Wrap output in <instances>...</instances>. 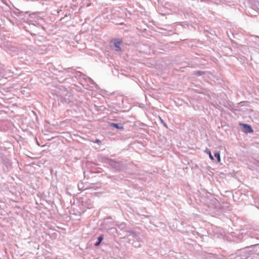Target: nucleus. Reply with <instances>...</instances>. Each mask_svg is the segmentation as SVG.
Wrapping results in <instances>:
<instances>
[{"label":"nucleus","instance_id":"obj_1","mask_svg":"<svg viewBox=\"0 0 259 259\" xmlns=\"http://www.w3.org/2000/svg\"><path fill=\"white\" fill-rule=\"evenodd\" d=\"M204 194H201L200 200L209 207L217 208L219 204V201L213 196L207 192L203 191Z\"/></svg>","mask_w":259,"mask_h":259},{"label":"nucleus","instance_id":"obj_2","mask_svg":"<svg viewBox=\"0 0 259 259\" xmlns=\"http://www.w3.org/2000/svg\"><path fill=\"white\" fill-rule=\"evenodd\" d=\"M122 41L120 39H115L112 45L111 46L112 49L116 52H120L121 51V45Z\"/></svg>","mask_w":259,"mask_h":259},{"label":"nucleus","instance_id":"obj_3","mask_svg":"<svg viewBox=\"0 0 259 259\" xmlns=\"http://www.w3.org/2000/svg\"><path fill=\"white\" fill-rule=\"evenodd\" d=\"M242 126L243 127V131L245 133H251L253 132V130L249 124L243 123L242 124Z\"/></svg>","mask_w":259,"mask_h":259},{"label":"nucleus","instance_id":"obj_4","mask_svg":"<svg viewBox=\"0 0 259 259\" xmlns=\"http://www.w3.org/2000/svg\"><path fill=\"white\" fill-rule=\"evenodd\" d=\"M109 124L110 126L115 127L117 129L120 130H123V126L121 125V124L111 122L109 123Z\"/></svg>","mask_w":259,"mask_h":259},{"label":"nucleus","instance_id":"obj_5","mask_svg":"<svg viewBox=\"0 0 259 259\" xmlns=\"http://www.w3.org/2000/svg\"><path fill=\"white\" fill-rule=\"evenodd\" d=\"M103 235H100L97 238V241L95 243V246H98L103 240Z\"/></svg>","mask_w":259,"mask_h":259},{"label":"nucleus","instance_id":"obj_6","mask_svg":"<svg viewBox=\"0 0 259 259\" xmlns=\"http://www.w3.org/2000/svg\"><path fill=\"white\" fill-rule=\"evenodd\" d=\"M130 234L129 236L132 237L134 239L138 240L139 238V235L137 233L133 231H130Z\"/></svg>","mask_w":259,"mask_h":259},{"label":"nucleus","instance_id":"obj_7","mask_svg":"<svg viewBox=\"0 0 259 259\" xmlns=\"http://www.w3.org/2000/svg\"><path fill=\"white\" fill-rule=\"evenodd\" d=\"M206 153H207V154H208L209 155V157L210 158V159L213 160H214V158H213V156L212 155L211 153V151H210V150H209L208 149L206 148L205 149V150L204 151Z\"/></svg>","mask_w":259,"mask_h":259},{"label":"nucleus","instance_id":"obj_8","mask_svg":"<svg viewBox=\"0 0 259 259\" xmlns=\"http://www.w3.org/2000/svg\"><path fill=\"white\" fill-rule=\"evenodd\" d=\"M5 72L4 66L0 64V75H5Z\"/></svg>","mask_w":259,"mask_h":259},{"label":"nucleus","instance_id":"obj_9","mask_svg":"<svg viewBox=\"0 0 259 259\" xmlns=\"http://www.w3.org/2000/svg\"><path fill=\"white\" fill-rule=\"evenodd\" d=\"M214 156L217 159L218 161L220 162L221 161L220 154L219 152H216L214 154Z\"/></svg>","mask_w":259,"mask_h":259},{"label":"nucleus","instance_id":"obj_10","mask_svg":"<svg viewBox=\"0 0 259 259\" xmlns=\"http://www.w3.org/2000/svg\"><path fill=\"white\" fill-rule=\"evenodd\" d=\"M125 224L124 223H121L118 225V228L120 230H123L125 228Z\"/></svg>","mask_w":259,"mask_h":259},{"label":"nucleus","instance_id":"obj_11","mask_svg":"<svg viewBox=\"0 0 259 259\" xmlns=\"http://www.w3.org/2000/svg\"><path fill=\"white\" fill-rule=\"evenodd\" d=\"M3 161L5 164L8 165L9 164V160L6 157L3 158Z\"/></svg>","mask_w":259,"mask_h":259},{"label":"nucleus","instance_id":"obj_12","mask_svg":"<svg viewBox=\"0 0 259 259\" xmlns=\"http://www.w3.org/2000/svg\"><path fill=\"white\" fill-rule=\"evenodd\" d=\"M257 39H259V37L257 36H254L252 37L251 40L256 42H257Z\"/></svg>","mask_w":259,"mask_h":259},{"label":"nucleus","instance_id":"obj_13","mask_svg":"<svg viewBox=\"0 0 259 259\" xmlns=\"http://www.w3.org/2000/svg\"><path fill=\"white\" fill-rule=\"evenodd\" d=\"M70 96H68V98H64V100L65 102L68 103L70 102L71 99L69 98Z\"/></svg>","mask_w":259,"mask_h":259},{"label":"nucleus","instance_id":"obj_14","mask_svg":"<svg viewBox=\"0 0 259 259\" xmlns=\"http://www.w3.org/2000/svg\"><path fill=\"white\" fill-rule=\"evenodd\" d=\"M78 188L79 190H81L83 188L82 184H78Z\"/></svg>","mask_w":259,"mask_h":259},{"label":"nucleus","instance_id":"obj_15","mask_svg":"<svg viewBox=\"0 0 259 259\" xmlns=\"http://www.w3.org/2000/svg\"><path fill=\"white\" fill-rule=\"evenodd\" d=\"M88 79L90 81V82L92 83H94V81L90 78L88 77Z\"/></svg>","mask_w":259,"mask_h":259},{"label":"nucleus","instance_id":"obj_16","mask_svg":"<svg viewBox=\"0 0 259 259\" xmlns=\"http://www.w3.org/2000/svg\"><path fill=\"white\" fill-rule=\"evenodd\" d=\"M202 72H200V71H198V72H197V74H198V75H200L202 74Z\"/></svg>","mask_w":259,"mask_h":259},{"label":"nucleus","instance_id":"obj_17","mask_svg":"<svg viewBox=\"0 0 259 259\" xmlns=\"http://www.w3.org/2000/svg\"><path fill=\"white\" fill-rule=\"evenodd\" d=\"M255 248H259V244H257V245H256L255 246H254Z\"/></svg>","mask_w":259,"mask_h":259},{"label":"nucleus","instance_id":"obj_18","mask_svg":"<svg viewBox=\"0 0 259 259\" xmlns=\"http://www.w3.org/2000/svg\"><path fill=\"white\" fill-rule=\"evenodd\" d=\"M96 142H97V143H99V142H100V140H96Z\"/></svg>","mask_w":259,"mask_h":259}]
</instances>
